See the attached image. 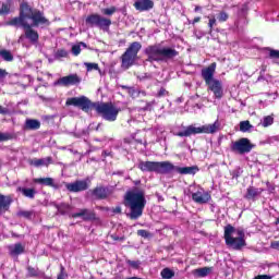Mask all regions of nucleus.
<instances>
[{"label":"nucleus","mask_w":279,"mask_h":279,"mask_svg":"<svg viewBox=\"0 0 279 279\" xmlns=\"http://www.w3.org/2000/svg\"><path fill=\"white\" fill-rule=\"evenodd\" d=\"M217 69V63H211L209 66L202 70V77L205 84H210V82H215V71Z\"/></svg>","instance_id":"14"},{"label":"nucleus","mask_w":279,"mask_h":279,"mask_svg":"<svg viewBox=\"0 0 279 279\" xmlns=\"http://www.w3.org/2000/svg\"><path fill=\"white\" fill-rule=\"evenodd\" d=\"M111 25H112V21L110 19L100 16L97 27H99V29H102V32H108V29H110Z\"/></svg>","instance_id":"27"},{"label":"nucleus","mask_w":279,"mask_h":279,"mask_svg":"<svg viewBox=\"0 0 279 279\" xmlns=\"http://www.w3.org/2000/svg\"><path fill=\"white\" fill-rule=\"evenodd\" d=\"M93 195L96 199H106L110 195V190L108 187L98 186L93 190Z\"/></svg>","instance_id":"21"},{"label":"nucleus","mask_w":279,"mask_h":279,"mask_svg":"<svg viewBox=\"0 0 279 279\" xmlns=\"http://www.w3.org/2000/svg\"><path fill=\"white\" fill-rule=\"evenodd\" d=\"M215 25H217V20L215 17H210L208 23L210 32H213V27H215Z\"/></svg>","instance_id":"47"},{"label":"nucleus","mask_w":279,"mask_h":279,"mask_svg":"<svg viewBox=\"0 0 279 279\" xmlns=\"http://www.w3.org/2000/svg\"><path fill=\"white\" fill-rule=\"evenodd\" d=\"M229 19V15L228 13H226V11H221L219 14H218V21L220 23H226V21H228Z\"/></svg>","instance_id":"38"},{"label":"nucleus","mask_w":279,"mask_h":279,"mask_svg":"<svg viewBox=\"0 0 279 279\" xmlns=\"http://www.w3.org/2000/svg\"><path fill=\"white\" fill-rule=\"evenodd\" d=\"M10 14V5L3 3L0 9V15Z\"/></svg>","instance_id":"42"},{"label":"nucleus","mask_w":279,"mask_h":279,"mask_svg":"<svg viewBox=\"0 0 279 279\" xmlns=\"http://www.w3.org/2000/svg\"><path fill=\"white\" fill-rule=\"evenodd\" d=\"M72 53L73 56H80V53H82V48L80 47V45H74L72 47Z\"/></svg>","instance_id":"43"},{"label":"nucleus","mask_w":279,"mask_h":279,"mask_svg":"<svg viewBox=\"0 0 279 279\" xmlns=\"http://www.w3.org/2000/svg\"><path fill=\"white\" fill-rule=\"evenodd\" d=\"M138 236H142L143 239H149L151 236V233L145 229H141L137 231Z\"/></svg>","instance_id":"39"},{"label":"nucleus","mask_w":279,"mask_h":279,"mask_svg":"<svg viewBox=\"0 0 279 279\" xmlns=\"http://www.w3.org/2000/svg\"><path fill=\"white\" fill-rule=\"evenodd\" d=\"M134 8L138 12H147L154 8V1L151 0H134Z\"/></svg>","instance_id":"17"},{"label":"nucleus","mask_w":279,"mask_h":279,"mask_svg":"<svg viewBox=\"0 0 279 279\" xmlns=\"http://www.w3.org/2000/svg\"><path fill=\"white\" fill-rule=\"evenodd\" d=\"M99 125H100V124H98V126H97V129H96V130H99Z\"/></svg>","instance_id":"60"},{"label":"nucleus","mask_w":279,"mask_h":279,"mask_svg":"<svg viewBox=\"0 0 279 279\" xmlns=\"http://www.w3.org/2000/svg\"><path fill=\"white\" fill-rule=\"evenodd\" d=\"M25 252V246L21 243H16L9 246V253L11 256H19L20 254H23Z\"/></svg>","instance_id":"24"},{"label":"nucleus","mask_w":279,"mask_h":279,"mask_svg":"<svg viewBox=\"0 0 279 279\" xmlns=\"http://www.w3.org/2000/svg\"><path fill=\"white\" fill-rule=\"evenodd\" d=\"M128 265H130V267H133V269H138V267H141V262L140 260H126Z\"/></svg>","instance_id":"40"},{"label":"nucleus","mask_w":279,"mask_h":279,"mask_svg":"<svg viewBox=\"0 0 279 279\" xmlns=\"http://www.w3.org/2000/svg\"><path fill=\"white\" fill-rule=\"evenodd\" d=\"M11 205L12 196H5L3 194H0V215H3V213H8Z\"/></svg>","instance_id":"20"},{"label":"nucleus","mask_w":279,"mask_h":279,"mask_svg":"<svg viewBox=\"0 0 279 279\" xmlns=\"http://www.w3.org/2000/svg\"><path fill=\"white\" fill-rule=\"evenodd\" d=\"M172 169V171H177L178 173H181V175H195L199 169L197 167H175Z\"/></svg>","instance_id":"19"},{"label":"nucleus","mask_w":279,"mask_h":279,"mask_svg":"<svg viewBox=\"0 0 279 279\" xmlns=\"http://www.w3.org/2000/svg\"><path fill=\"white\" fill-rule=\"evenodd\" d=\"M221 130V122L216 120L213 124H205L202 126H195V124L183 126V130L173 133L174 136L189 137L195 134H217Z\"/></svg>","instance_id":"5"},{"label":"nucleus","mask_w":279,"mask_h":279,"mask_svg":"<svg viewBox=\"0 0 279 279\" xmlns=\"http://www.w3.org/2000/svg\"><path fill=\"white\" fill-rule=\"evenodd\" d=\"M53 162V159L51 157H46V158H34L29 161V163L33 167H49Z\"/></svg>","instance_id":"22"},{"label":"nucleus","mask_w":279,"mask_h":279,"mask_svg":"<svg viewBox=\"0 0 279 279\" xmlns=\"http://www.w3.org/2000/svg\"><path fill=\"white\" fill-rule=\"evenodd\" d=\"M57 56L59 58H66V56H69V52L66 50H64V49H61V50L57 51Z\"/></svg>","instance_id":"48"},{"label":"nucleus","mask_w":279,"mask_h":279,"mask_svg":"<svg viewBox=\"0 0 279 279\" xmlns=\"http://www.w3.org/2000/svg\"><path fill=\"white\" fill-rule=\"evenodd\" d=\"M70 217H72V219L81 218L83 221H94L95 211L90 209H80L77 213L71 214Z\"/></svg>","instance_id":"15"},{"label":"nucleus","mask_w":279,"mask_h":279,"mask_svg":"<svg viewBox=\"0 0 279 279\" xmlns=\"http://www.w3.org/2000/svg\"><path fill=\"white\" fill-rule=\"evenodd\" d=\"M145 56L147 59L145 62H169V60H173L177 58L178 50L171 47H162L160 45H153L148 46L144 50Z\"/></svg>","instance_id":"3"},{"label":"nucleus","mask_w":279,"mask_h":279,"mask_svg":"<svg viewBox=\"0 0 279 279\" xmlns=\"http://www.w3.org/2000/svg\"><path fill=\"white\" fill-rule=\"evenodd\" d=\"M259 125L263 128H269V125H274V116H266L260 120Z\"/></svg>","instance_id":"32"},{"label":"nucleus","mask_w":279,"mask_h":279,"mask_svg":"<svg viewBox=\"0 0 279 279\" xmlns=\"http://www.w3.org/2000/svg\"><path fill=\"white\" fill-rule=\"evenodd\" d=\"M0 58L4 60V62H12L14 60V56L10 50L2 49L0 50Z\"/></svg>","instance_id":"31"},{"label":"nucleus","mask_w":279,"mask_h":279,"mask_svg":"<svg viewBox=\"0 0 279 279\" xmlns=\"http://www.w3.org/2000/svg\"><path fill=\"white\" fill-rule=\"evenodd\" d=\"M111 239H113V241H123V238H119V235H111Z\"/></svg>","instance_id":"56"},{"label":"nucleus","mask_w":279,"mask_h":279,"mask_svg":"<svg viewBox=\"0 0 279 279\" xmlns=\"http://www.w3.org/2000/svg\"><path fill=\"white\" fill-rule=\"evenodd\" d=\"M137 167L143 172L161 174L171 173L174 169L170 161H140Z\"/></svg>","instance_id":"6"},{"label":"nucleus","mask_w":279,"mask_h":279,"mask_svg":"<svg viewBox=\"0 0 279 279\" xmlns=\"http://www.w3.org/2000/svg\"><path fill=\"white\" fill-rule=\"evenodd\" d=\"M0 114H10V109L0 105Z\"/></svg>","instance_id":"51"},{"label":"nucleus","mask_w":279,"mask_h":279,"mask_svg":"<svg viewBox=\"0 0 279 279\" xmlns=\"http://www.w3.org/2000/svg\"><path fill=\"white\" fill-rule=\"evenodd\" d=\"M166 95H167V89H165L162 87L157 93V97H165Z\"/></svg>","instance_id":"52"},{"label":"nucleus","mask_w":279,"mask_h":279,"mask_svg":"<svg viewBox=\"0 0 279 279\" xmlns=\"http://www.w3.org/2000/svg\"><path fill=\"white\" fill-rule=\"evenodd\" d=\"M252 149H254V144H252L247 137H242L231 143V151H233V154L243 156L244 154H250Z\"/></svg>","instance_id":"9"},{"label":"nucleus","mask_w":279,"mask_h":279,"mask_svg":"<svg viewBox=\"0 0 279 279\" xmlns=\"http://www.w3.org/2000/svg\"><path fill=\"white\" fill-rule=\"evenodd\" d=\"M262 194H263V189L248 186L246 189V194L244 195V197H245V199L256 202V199H258V197H260Z\"/></svg>","instance_id":"18"},{"label":"nucleus","mask_w":279,"mask_h":279,"mask_svg":"<svg viewBox=\"0 0 279 279\" xmlns=\"http://www.w3.org/2000/svg\"><path fill=\"white\" fill-rule=\"evenodd\" d=\"M66 278V272H64V266H61V272L58 275L57 279Z\"/></svg>","instance_id":"50"},{"label":"nucleus","mask_w":279,"mask_h":279,"mask_svg":"<svg viewBox=\"0 0 279 279\" xmlns=\"http://www.w3.org/2000/svg\"><path fill=\"white\" fill-rule=\"evenodd\" d=\"M213 271V267H203L198 269H194L192 271L193 276L196 278H206Z\"/></svg>","instance_id":"26"},{"label":"nucleus","mask_w":279,"mask_h":279,"mask_svg":"<svg viewBox=\"0 0 279 279\" xmlns=\"http://www.w3.org/2000/svg\"><path fill=\"white\" fill-rule=\"evenodd\" d=\"M113 213L116 215H121V206H117L116 208H113Z\"/></svg>","instance_id":"54"},{"label":"nucleus","mask_w":279,"mask_h":279,"mask_svg":"<svg viewBox=\"0 0 279 279\" xmlns=\"http://www.w3.org/2000/svg\"><path fill=\"white\" fill-rule=\"evenodd\" d=\"M141 82H145V80H151V74L144 73L137 76Z\"/></svg>","instance_id":"45"},{"label":"nucleus","mask_w":279,"mask_h":279,"mask_svg":"<svg viewBox=\"0 0 279 279\" xmlns=\"http://www.w3.org/2000/svg\"><path fill=\"white\" fill-rule=\"evenodd\" d=\"M81 45H83L84 47H86V44H84V43H81Z\"/></svg>","instance_id":"59"},{"label":"nucleus","mask_w":279,"mask_h":279,"mask_svg":"<svg viewBox=\"0 0 279 279\" xmlns=\"http://www.w3.org/2000/svg\"><path fill=\"white\" fill-rule=\"evenodd\" d=\"M225 241L231 250H243L247 245L245 242V231L234 228L232 225L225 227Z\"/></svg>","instance_id":"4"},{"label":"nucleus","mask_w":279,"mask_h":279,"mask_svg":"<svg viewBox=\"0 0 279 279\" xmlns=\"http://www.w3.org/2000/svg\"><path fill=\"white\" fill-rule=\"evenodd\" d=\"M145 204L147 201L145 199V193L138 190H133L126 192L124 195V206L130 208L131 213L126 214L133 220L140 219L143 217V210H145Z\"/></svg>","instance_id":"2"},{"label":"nucleus","mask_w":279,"mask_h":279,"mask_svg":"<svg viewBox=\"0 0 279 279\" xmlns=\"http://www.w3.org/2000/svg\"><path fill=\"white\" fill-rule=\"evenodd\" d=\"M35 184H43L44 186H51L52 189H59L58 184L53 182L52 178H37L34 179Z\"/></svg>","instance_id":"23"},{"label":"nucleus","mask_w":279,"mask_h":279,"mask_svg":"<svg viewBox=\"0 0 279 279\" xmlns=\"http://www.w3.org/2000/svg\"><path fill=\"white\" fill-rule=\"evenodd\" d=\"M17 217H23L24 219H32V211L20 210L17 211Z\"/></svg>","instance_id":"37"},{"label":"nucleus","mask_w":279,"mask_h":279,"mask_svg":"<svg viewBox=\"0 0 279 279\" xmlns=\"http://www.w3.org/2000/svg\"><path fill=\"white\" fill-rule=\"evenodd\" d=\"M5 77H8V71L0 69V82L1 80H5Z\"/></svg>","instance_id":"49"},{"label":"nucleus","mask_w":279,"mask_h":279,"mask_svg":"<svg viewBox=\"0 0 279 279\" xmlns=\"http://www.w3.org/2000/svg\"><path fill=\"white\" fill-rule=\"evenodd\" d=\"M202 21V17H195L192 22H190L192 25H195V23H199Z\"/></svg>","instance_id":"55"},{"label":"nucleus","mask_w":279,"mask_h":279,"mask_svg":"<svg viewBox=\"0 0 279 279\" xmlns=\"http://www.w3.org/2000/svg\"><path fill=\"white\" fill-rule=\"evenodd\" d=\"M101 15L99 14H90L86 17V24L90 25V27H98Z\"/></svg>","instance_id":"28"},{"label":"nucleus","mask_w":279,"mask_h":279,"mask_svg":"<svg viewBox=\"0 0 279 279\" xmlns=\"http://www.w3.org/2000/svg\"><path fill=\"white\" fill-rule=\"evenodd\" d=\"M252 124L250 121H242L240 122V132H250L252 130Z\"/></svg>","instance_id":"34"},{"label":"nucleus","mask_w":279,"mask_h":279,"mask_svg":"<svg viewBox=\"0 0 279 279\" xmlns=\"http://www.w3.org/2000/svg\"><path fill=\"white\" fill-rule=\"evenodd\" d=\"M199 10H202V7H199V5H196L194 9L195 12H199Z\"/></svg>","instance_id":"57"},{"label":"nucleus","mask_w":279,"mask_h":279,"mask_svg":"<svg viewBox=\"0 0 279 279\" xmlns=\"http://www.w3.org/2000/svg\"><path fill=\"white\" fill-rule=\"evenodd\" d=\"M17 193H22V195L28 199L36 197V190L32 187H17Z\"/></svg>","instance_id":"25"},{"label":"nucleus","mask_w":279,"mask_h":279,"mask_svg":"<svg viewBox=\"0 0 279 279\" xmlns=\"http://www.w3.org/2000/svg\"><path fill=\"white\" fill-rule=\"evenodd\" d=\"M27 271H28V276H31V278H36V276H38V269H36L34 267H28Z\"/></svg>","instance_id":"41"},{"label":"nucleus","mask_w":279,"mask_h":279,"mask_svg":"<svg viewBox=\"0 0 279 279\" xmlns=\"http://www.w3.org/2000/svg\"><path fill=\"white\" fill-rule=\"evenodd\" d=\"M114 12H117L116 7L101 9V13L105 14V16H112V14H114Z\"/></svg>","instance_id":"35"},{"label":"nucleus","mask_w":279,"mask_h":279,"mask_svg":"<svg viewBox=\"0 0 279 279\" xmlns=\"http://www.w3.org/2000/svg\"><path fill=\"white\" fill-rule=\"evenodd\" d=\"M80 82H82V78H80L77 74H70L59 78L54 84L58 86H75V84H80Z\"/></svg>","instance_id":"13"},{"label":"nucleus","mask_w":279,"mask_h":279,"mask_svg":"<svg viewBox=\"0 0 279 279\" xmlns=\"http://www.w3.org/2000/svg\"><path fill=\"white\" fill-rule=\"evenodd\" d=\"M207 90L213 93L215 99H221L223 97V83L216 78V81H211L206 84Z\"/></svg>","instance_id":"12"},{"label":"nucleus","mask_w":279,"mask_h":279,"mask_svg":"<svg viewBox=\"0 0 279 279\" xmlns=\"http://www.w3.org/2000/svg\"><path fill=\"white\" fill-rule=\"evenodd\" d=\"M65 105L75 106L85 112L90 110V100L86 96L68 98Z\"/></svg>","instance_id":"10"},{"label":"nucleus","mask_w":279,"mask_h":279,"mask_svg":"<svg viewBox=\"0 0 279 279\" xmlns=\"http://www.w3.org/2000/svg\"><path fill=\"white\" fill-rule=\"evenodd\" d=\"M161 278L171 279L175 276V272L171 268H163L160 272Z\"/></svg>","instance_id":"33"},{"label":"nucleus","mask_w":279,"mask_h":279,"mask_svg":"<svg viewBox=\"0 0 279 279\" xmlns=\"http://www.w3.org/2000/svg\"><path fill=\"white\" fill-rule=\"evenodd\" d=\"M192 199L196 204H208L210 202V194L205 191H197L192 194Z\"/></svg>","instance_id":"16"},{"label":"nucleus","mask_w":279,"mask_h":279,"mask_svg":"<svg viewBox=\"0 0 279 279\" xmlns=\"http://www.w3.org/2000/svg\"><path fill=\"white\" fill-rule=\"evenodd\" d=\"M269 57L279 60V50L269 49Z\"/></svg>","instance_id":"46"},{"label":"nucleus","mask_w":279,"mask_h":279,"mask_svg":"<svg viewBox=\"0 0 279 279\" xmlns=\"http://www.w3.org/2000/svg\"><path fill=\"white\" fill-rule=\"evenodd\" d=\"M85 66L87 71H99V73H101V70H99V64L97 63H85Z\"/></svg>","instance_id":"36"},{"label":"nucleus","mask_w":279,"mask_h":279,"mask_svg":"<svg viewBox=\"0 0 279 279\" xmlns=\"http://www.w3.org/2000/svg\"><path fill=\"white\" fill-rule=\"evenodd\" d=\"M10 138H12V135L0 132V143H3V141H10Z\"/></svg>","instance_id":"44"},{"label":"nucleus","mask_w":279,"mask_h":279,"mask_svg":"<svg viewBox=\"0 0 279 279\" xmlns=\"http://www.w3.org/2000/svg\"><path fill=\"white\" fill-rule=\"evenodd\" d=\"M270 247H272V250H279V241L271 242Z\"/></svg>","instance_id":"53"},{"label":"nucleus","mask_w":279,"mask_h":279,"mask_svg":"<svg viewBox=\"0 0 279 279\" xmlns=\"http://www.w3.org/2000/svg\"><path fill=\"white\" fill-rule=\"evenodd\" d=\"M23 38H24V36L21 35V36H20V39H19V43H21V40H23Z\"/></svg>","instance_id":"58"},{"label":"nucleus","mask_w":279,"mask_h":279,"mask_svg":"<svg viewBox=\"0 0 279 279\" xmlns=\"http://www.w3.org/2000/svg\"><path fill=\"white\" fill-rule=\"evenodd\" d=\"M24 130H40V122L36 119H27L25 121Z\"/></svg>","instance_id":"29"},{"label":"nucleus","mask_w":279,"mask_h":279,"mask_svg":"<svg viewBox=\"0 0 279 279\" xmlns=\"http://www.w3.org/2000/svg\"><path fill=\"white\" fill-rule=\"evenodd\" d=\"M7 25L11 27H23L24 36L32 45H36L39 35L33 27L49 25V20L38 9L31 8L27 3H22L20 7V16L7 22Z\"/></svg>","instance_id":"1"},{"label":"nucleus","mask_w":279,"mask_h":279,"mask_svg":"<svg viewBox=\"0 0 279 279\" xmlns=\"http://www.w3.org/2000/svg\"><path fill=\"white\" fill-rule=\"evenodd\" d=\"M95 110L105 121L109 122L117 121V117L121 112V109L111 102L97 104L95 105Z\"/></svg>","instance_id":"7"},{"label":"nucleus","mask_w":279,"mask_h":279,"mask_svg":"<svg viewBox=\"0 0 279 279\" xmlns=\"http://www.w3.org/2000/svg\"><path fill=\"white\" fill-rule=\"evenodd\" d=\"M142 48L143 46L138 41L132 43L129 46L121 57V68L124 69V71H128L130 66H134V62H136V58H138V51H141Z\"/></svg>","instance_id":"8"},{"label":"nucleus","mask_w":279,"mask_h":279,"mask_svg":"<svg viewBox=\"0 0 279 279\" xmlns=\"http://www.w3.org/2000/svg\"><path fill=\"white\" fill-rule=\"evenodd\" d=\"M54 206L60 215H70L71 216V210H72L71 205H69L66 203H61V204H59V205L57 204Z\"/></svg>","instance_id":"30"},{"label":"nucleus","mask_w":279,"mask_h":279,"mask_svg":"<svg viewBox=\"0 0 279 279\" xmlns=\"http://www.w3.org/2000/svg\"><path fill=\"white\" fill-rule=\"evenodd\" d=\"M90 187V180H77L73 183H65V189L70 193H82V191H88Z\"/></svg>","instance_id":"11"}]
</instances>
